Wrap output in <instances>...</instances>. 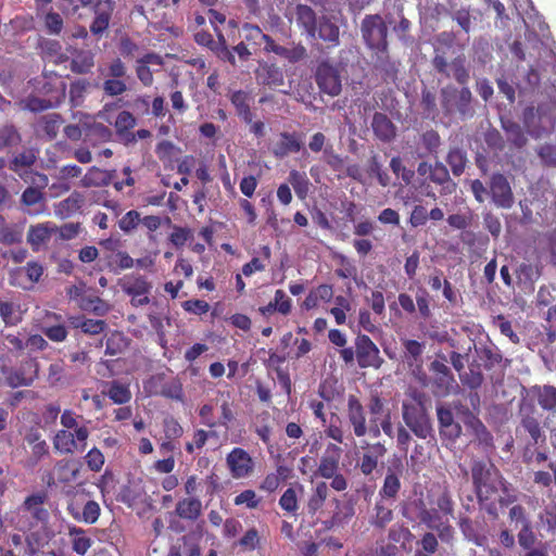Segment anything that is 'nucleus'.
<instances>
[{
  "instance_id": "f257e3e1",
  "label": "nucleus",
  "mask_w": 556,
  "mask_h": 556,
  "mask_svg": "<svg viewBox=\"0 0 556 556\" xmlns=\"http://www.w3.org/2000/svg\"><path fill=\"white\" fill-rule=\"evenodd\" d=\"M471 479L480 505L493 519L498 518L494 497L500 491L504 493L508 491L507 482L500 469L491 462L473 460L471 464Z\"/></svg>"
},
{
  "instance_id": "864d4df0",
  "label": "nucleus",
  "mask_w": 556,
  "mask_h": 556,
  "mask_svg": "<svg viewBox=\"0 0 556 556\" xmlns=\"http://www.w3.org/2000/svg\"><path fill=\"white\" fill-rule=\"evenodd\" d=\"M257 422L254 427V432L262 440L263 443L267 444L270 441L271 437V426H270V415L267 412L262 413L257 417Z\"/></svg>"
},
{
  "instance_id": "09e8293b",
  "label": "nucleus",
  "mask_w": 556,
  "mask_h": 556,
  "mask_svg": "<svg viewBox=\"0 0 556 556\" xmlns=\"http://www.w3.org/2000/svg\"><path fill=\"white\" fill-rule=\"evenodd\" d=\"M63 118L58 113H51L43 115L39 121V126L45 135L48 136L49 139L56 138L60 127L63 124Z\"/></svg>"
},
{
  "instance_id": "7ed1b4c3",
  "label": "nucleus",
  "mask_w": 556,
  "mask_h": 556,
  "mask_svg": "<svg viewBox=\"0 0 556 556\" xmlns=\"http://www.w3.org/2000/svg\"><path fill=\"white\" fill-rule=\"evenodd\" d=\"M440 102L447 117L458 116L464 121L473 116V96L467 86L446 85L440 90Z\"/></svg>"
},
{
  "instance_id": "412c9836",
  "label": "nucleus",
  "mask_w": 556,
  "mask_h": 556,
  "mask_svg": "<svg viewBox=\"0 0 556 556\" xmlns=\"http://www.w3.org/2000/svg\"><path fill=\"white\" fill-rule=\"evenodd\" d=\"M302 147L299 134L282 131L279 134V141L273 148V154L278 159H283L291 153L300 152Z\"/></svg>"
},
{
  "instance_id": "6e6d98bb",
  "label": "nucleus",
  "mask_w": 556,
  "mask_h": 556,
  "mask_svg": "<svg viewBox=\"0 0 556 556\" xmlns=\"http://www.w3.org/2000/svg\"><path fill=\"white\" fill-rule=\"evenodd\" d=\"M279 506L282 510L295 516L299 509L296 492L293 488H288L279 498Z\"/></svg>"
},
{
  "instance_id": "1a4fd4ad",
  "label": "nucleus",
  "mask_w": 556,
  "mask_h": 556,
  "mask_svg": "<svg viewBox=\"0 0 556 556\" xmlns=\"http://www.w3.org/2000/svg\"><path fill=\"white\" fill-rule=\"evenodd\" d=\"M432 66L437 73L446 78L453 77L460 86H467L470 80V72L465 55L454 58L448 64L443 54L435 53L432 59Z\"/></svg>"
},
{
  "instance_id": "4d7b16f0",
  "label": "nucleus",
  "mask_w": 556,
  "mask_h": 556,
  "mask_svg": "<svg viewBox=\"0 0 556 556\" xmlns=\"http://www.w3.org/2000/svg\"><path fill=\"white\" fill-rule=\"evenodd\" d=\"M216 433L214 431H206L204 429H197L193 432L192 442L186 443V452L188 454H192L195 450H201L207 442L210 437H215Z\"/></svg>"
},
{
  "instance_id": "39448f33",
  "label": "nucleus",
  "mask_w": 556,
  "mask_h": 556,
  "mask_svg": "<svg viewBox=\"0 0 556 556\" xmlns=\"http://www.w3.org/2000/svg\"><path fill=\"white\" fill-rule=\"evenodd\" d=\"M520 404L522 412H535L538 405L544 412L556 413V387L535 384L525 389Z\"/></svg>"
},
{
  "instance_id": "e433bc0d",
  "label": "nucleus",
  "mask_w": 556,
  "mask_h": 556,
  "mask_svg": "<svg viewBox=\"0 0 556 556\" xmlns=\"http://www.w3.org/2000/svg\"><path fill=\"white\" fill-rule=\"evenodd\" d=\"M23 241V227L17 224H7L0 215V243L4 245L18 244Z\"/></svg>"
},
{
  "instance_id": "79ce46f5",
  "label": "nucleus",
  "mask_w": 556,
  "mask_h": 556,
  "mask_svg": "<svg viewBox=\"0 0 556 556\" xmlns=\"http://www.w3.org/2000/svg\"><path fill=\"white\" fill-rule=\"evenodd\" d=\"M480 359L483 362V367L485 370H492L495 367H501L502 370L505 366H502L503 355L497 348L483 346L478 351ZM503 376V371L501 372Z\"/></svg>"
},
{
  "instance_id": "c756f323",
  "label": "nucleus",
  "mask_w": 556,
  "mask_h": 556,
  "mask_svg": "<svg viewBox=\"0 0 556 556\" xmlns=\"http://www.w3.org/2000/svg\"><path fill=\"white\" fill-rule=\"evenodd\" d=\"M106 389L102 391L114 404L124 405L130 402L131 391L128 384L122 383L118 380H113L105 383Z\"/></svg>"
},
{
  "instance_id": "8fccbe9b",
  "label": "nucleus",
  "mask_w": 556,
  "mask_h": 556,
  "mask_svg": "<svg viewBox=\"0 0 556 556\" xmlns=\"http://www.w3.org/2000/svg\"><path fill=\"white\" fill-rule=\"evenodd\" d=\"M22 141L15 126L7 124L0 127V151L17 147Z\"/></svg>"
},
{
  "instance_id": "c9c22d12",
  "label": "nucleus",
  "mask_w": 556,
  "mask_h": 556,
  "mask_svg": "<svg viewBox=\"0 0 556 556\" xmlns=\"http://www.w3.org/2000/svg\"><path fill=\"white\" fill-rule=\"evenodd\" d=\"M328 495V484L325 481L317 482L307 500V513L314 516L318 510H320L325 505Z\"/></svg>"
},
{
  "instance_id": "9b49d317",
  "label": "nucleus",
  "mask_w": 556,
  "mask_h": 556,
  "mask_svg": "<svg viewBox=\"0 0 556 556\" xmlns=\"http://www.w3.org/2000/svg\"><path fill=\"white\" fill-rule=\"evenodd\" d=\"M315 81L319 90L330 97L340 94L342 90L340 72L328 60L318 63L315 71Z\"/></svg>"
},
{
  "instance_id": "f704fd0d",
  "label": "nucleus",
  "mask_w": 556,
  "mask_h": 556,
  "mask_svg": "<svg viewBox=\"0 0 556 556\" xmlns=\"http://www.w3.org/2000/svg\"><path fill=\"white\" fill-rule=\"evenodd\" d=\"M39 47L42 58L54 64H62L68 60V56L63 53L62 46L58 40L43 39L40 41Z\"/></svg>"
},
{
  "instance_id": "9d476101",
  "label": "nucleus",
  "mask_w": 556,
  "mask_h": 556,
  "mask_svg": "<svg viewBox=\"0 0 556 556\" xmlns=\"http://www.w3.org/2000/svg\"><path fill=\"white\" fill-rule=\"evenodd\" d=\"M31 85L37 93L53 100L54 105H59L65 98L66 85L55 72L43 71L40 77L31 80Z\"/></svg>"
},
{
  "instance_id": "4c0bfd02",
  "label": "nucleus",
  "mask_w": 556,
  "mask_h": 556,
  "mask_svg": "<svg viewBox=\"0 0 556 556\" xmlns=\"http://www.w3.org/2000/svg\"><path fill=\"white\" fill-rule=\"evenodd\" d=\"M68 535L72 542V549L77 555L84 556L92 545V540L83 528L76 526L68 527Z\"/></svg>"
},
{
  "instance_id": "37998d69",
  "label": "nucleus",
  "mask_w": 556,
  "mask_h": 556,
  "mask_svg": "<svg viewBox=\"0 0 556 556\" xmlns=\"http://www.w3.org/2000/svg\"><path fill=\"white\" fill-rule=\"evenodd\" d=\"M52 232L53 229L50 228L48 224L31 226L28 232V242L34 250H38L41 244L50 240Z\"/></svg>"
},
{
  "instance_id": "f8f14e48",
  "label": "nucleus",
  "mask_w": 556,
  "mask_h": 556,
  "mask_svg": "<svg viewBox=\"0 0 556 556\" xmlns=\"http://www.w3.org/2000/svg\"><path fill=\"white\" fill-rule=\"evenodd\" d=\"M226 466L230 476L236 479H244L253 475L255 460L248 451L242 447H233L226 455Z\"/></svg>"
},
{
  "instance_id": "20e7f679",
  "label": "nucleus",
  "mask_w": 556,
  "mask_h": 556,
  "mask_svg": "<svg viewBox=\"0 0 556 556\" xmlns=\"http://www.w3.org/2000/svg\"><path fill=\"white\" fill-rule=\"evenodd\" d=\"M48 500L46 492H37L28 495L20 507V511L25 514L18 521L20 530H30L38 523L47 522L49 519V511L45 508V503Z\"/></svg>"
},
{
  "instance_id": "c03bdc74",
  "label": "nucleus",
  "mask_w": 556,
  "mask_h": 556,
  "mask_svg": "<svg viewBox=\"0 0 556 556\" xmlns=\"http://www.w3.org/2000/svg\"><path fill=\"white\" fill-rule=\"evenodd\" d=\"M128 339L121 331H112L105 341V354L116 356L128 348Z\"/></svg>"
},
{
  "instance_id": "f3484780",
  "label": "nucleus",
  "mask_w": 556,
  "mask_h": 556,
  "mask_svg": "<svg viewBox=\"0 0 556 556\" xmlns=\"http://www.w3.org/2000/svg\"><path fill=\"white\" fill-rule=\"evenodd\" d=\"M346 416L354 435L357 438L365 437L367 434L365 409L358 397L353 394L348 397Z\"/></svg>"
},
{
  "instance_id": "5fc2aeb1",
  "label": "nucleus",
  "mask_w": 556,
  "mask_h": 556,
  "mask_svg": "<svg viewBox=\"0 0 556 556\" xmlns=\"http://www.w3.org/2000/svg\"><path fill=\"white\" fill-rule=\"evenodd\" d=\"M100 511V505L96 501H88L83 508L81 516H79L78 514H72V516L76 520H83L88 525H93L99 519Z\"/></svg>"
},
{
  "instance_id": "423d86ee",
  "label": "nucleus",
  "mask_w": 556,
  "mask_h": 556,
  "mask_svg": "<svg viewBox=\"0 0 556 556\" xmlns=\"http://www.w3.org/2000/svg\"><path fill=\"white\" fill-rule=\"evenodd\" d=\"M361 30L366 46L372 52L388 49V26L379 14L366 15Z\"/></svg>"
},
{
  "instance_id": "4be33fe9",
  "label": "nucleus",
  "mask_w": 556,
  "mask_h": 556,
  "mask_svg": "<svg viewBox=\"0 0 556 556\" xmlns=\"http://www.w3.org/2000/svg\"><path fill=\"white\" fill-rule=\"evenodd\" d=\"M371 128L375 136L382 142H391L396 136V127L392 121L381 112L372 116Z\"/></svg>"
},
{
  "instance_id": "69168bd1",
  "label": "nucleus",
  "mask_w": 556,
  "mask_h": 556,
  "mask_svg": "<svg viewBox=\"0 0 556 556\" xmlns=\"http://www.w3.org/2000/svg\"><path fill=\"white\" fill-rule=\"evenodd\" d=\"M90 83L87 79H77L70 86V99L73 105H79L89 88Z\"/></svg>"
},
{
  "instance_id": "cd10ccee",
  "label": "nucleus",
  "mask_w": 556,
  "mask_h": 556,
  "mask_svg": "<svg viewBox=\"0 0 556 556\" xmlns=\"http://www.w3.org/2000/svg\"><path fill=\"white\" fill-rule=\"evenodd\" d=\"M175 513L184 520L195 521L202 514V503L194 496L184 497L177 502Z\"/></svg>"
},
{
  "instance_id": "aec40b11",
  "label": "nucleus",
  "mask_w": 556,
  "mask_h": 556,
  "mask_svg": "<svg viewBox=\"0 0 556 556\" xmlns=\"http://www.w3.org/2000/svg\"><path fill=\"white\" fill-rule=\"evenodd\" d=\"M422 525L429 529L435 530L442 540H448L453 535V528L448 523V518H445L437 507L424 511Z\"/></svg>"
},
{
  "instance_id": "3c124183",
  "label": "nucleus",
  "mask_w": 556,
  "mask_h": 556,
  "mask_svg": "<svg viewBox=\"0 0 556 556\" xmlns=\"http://www.w3.org/2000/svg\"><path fill=\"white\" fill-rule=\"evenodd\" d=\"M446 162L450 165L454 176H460L466 167V153L459 148H453L448 151Z\"/></svg>"
},
{
  "instance_id": "603ef678",
  "label": "nucleus",
  "mask_w": 556,
  "mask_h": 556,
  "mask_svg": "<svg viewBox=\"0 0 556 556\" xmlns=\"http://www.w3.org/2000/svg\"><path fill=\"white\" fill-rule=\"evenodd\" d=\"M215 33L217 35L218 41L214 47H212V50L215 52L218 59H220L222 61L229 62L232 66H236L235 54L232 50L228 48L225 36L216 27Z\"/></svg>"
},
{
  "instance_id": "2f4dec72",
  "label": "nucleus",
  "mask_w": 556,
  "mask_h": 556,
  "mask_svg": "<svg viewBox=\"0 0 556 556\" xmlns=\"http://www.w3.org/2000/svg\"><path fill=\"white\" fill-rule=\"evenodd\" d=\"M519 413L521 416V426L531 437L532 444L535 445L540 442H544L545 435L542 432L538 417L534 416L535 412H533V410L522 412L521 406H520Z\"/></svg>"
},
{
  "instance_id": "a211bd4d",
  "label": "nucleus",
  "mask_w": 556,
  "mask_h": 556,
  "mask_svg": "<svg viewBox=\"0 0 556 556\" xmlns=\"http://www.w3.org/2000/svg\"><path fill=\"white\" fill-rule=\"evenodd\" d=\"M394 504L395 501L377 496L369 517V523L375 529L384 530L394 518Z\"/></svg>"
},
{
  "instance_id": "7c9ffc66",
  "label": "nucleus",
  "mask_w": 556,
  "mask_h": 556,
  "mask_svg": "<svg viewBox=\"0 0 556 556\" xmlns=\"http://www.w3.org/2000/svg\"><path fill=\"white\" fill-rule=\"evenodd\" d=\"M27 365L29 369H33V372L27 374L23 368H18L8 374L7 383L11 388L29 387L33 384L34 380L37 378L38 364L30 362L27 363Z\"/></svg>"
},
{
  "instance_id": "680f3d73",
  "label": "nucleus",
  "mask_w": 556,
  "mask_h": 556,
  "mask_svg": "<svg viewBox=\"0 0 556 556\" xmlns=\"http://www.w3.org/2000/svg\"><path fill=\"white\" fill-rule=\"evenodd\" d=\"M459 378L462 383L471 390L480 388L484 381V377L478 367H470L467 372L459 375Z\"/></svg>"
},
{
  "instance_id": "bb28decb",
  "label": "nucleus",
  "mask_w": 556,
  "mask_h": 556,
  "mask_svg": "<svg viewBox=\"0 0 556 556\" xmlns=\"http://www.w3.org/2000/svg\"><path fill=\"white\" fill-rule=\"evenodd\" d=\"M116 170L101 169L97 166L90 167L80 180L84 188L106 187L115 178Z\"/></svg>"
},
{
  "instance_id": "5701e85b",
  "label": "nucleus",
  "mask_w": 556,
  "mask_h": 556,
  "mask_svg": "<svg viewBox=\"0 0 556 556\" xmlns=\"http://www.w3.org/2000/svg\"><path fill=\"white\" fill-rule=\"evenodd\" d=\"M291 311L292 301L281 289L275 291L273 301H270L267 305L261 306L258 308L260 314L264 317H269L275 312H278L279 314L287 316L291 313Z\"/></svg>"
},
{
  "instance_id": "ddd939ff",
  "label": "nucleus",
  "mask_w": 556,
  "mask_h": 556,
  "mask_svg": "<svg viewBox=\"0 0 556 556\" xmlns=\"http://www.w3.org/2000/svg\"><path fill=\"white\" fill-rule=\"evenodd\" d=\"M355 353L361 368L379 369L384 362L378 346L367 334H358L355 338Z\"/></svg>"
},
{
  "instance_id": "f03ea898",
  "label": "nucleus",
  "mask_w": 556,
  "mask_h": 556,
  "mask_svg": "<svg viewBox=\"0 0 556 556\" xmlns=\"http://www.w3.org/2000/svg\"><path fill=\"white\" fill-rule=\"evenodd\" d=\"M410 401L402 404V417L409 430L419 439L433 438L431 418L426 408V394L419 391L409 393Z\"/></svg>"
},
{
  "instance_id": "2eb2a0df",
  "label": "nucleus",
  "mask_w": 556,
  "mask_h": 556,
  "mask_svg": "<svg viewBox=\"0 0 556 556\" xmlns=\"http://www.w3.org/2000/svg\"><path fill=\"white\" fill-rule=\"evenodd\" d=\"M94 17L90 24V33L96 37H102L109 26L114 11L113 0H97L91 4Z\"/></svg>"
},
{
  "instance_id": "c85d7f7f",
  "label": "nucleus",
  "mask_w": 556,
  "mask_h": 556,
  "mask_svg": "<svg viewBox=\"0 0 556 556\" xmlns=\"http://www.w3.org/2000/svg\"><path fill=\"white\" fill-rule=\"evenodd\" d=\"M83 204L84 195L78 191H74L66 199L55 204L54 213L58 217L65 219L76 214Z\"/></svg>"
},
{
  "instance_id": "4468645a",
  "label": "nucleus",
  "mask_w": 556,
  "mask_h": 556,
  "mask_svg": "<svg viewBox=\"0 0 556 556\" xmlns=\"http://www.w3.org/2000/svg\"><path fill=\"white\" fill-rule=\"evenodd\" d=\"M403 472L404 466L402 460L399 458L394 459L387 468L382 485L378 492V496L396 502L399 493L402 489L401 478Z\"/></svg>"
},
{
  "instance_id": "58836bf2",
  "label": "nucleus",
  "mask_w": 556,
  "mask_h": 556,
  "mask_svg": "<svg viewBox=\"0 0 556 556\" xmlns=\"http://www.w3.org/2000/svg\"><path fill=\"white\" fill-rule=\"evenodd\" d=\"M319 39L327 42L329 46L334 47L339 45V27L330 21L327 16L319 18L317 24V31Z\"/></svg>"
},
{
  "instance_id": "393cba45",
  "label": "nucleus",
  "mask_w": 556,
  "mask_h": 556,
  "mask_svg": "<svg viewBox=\"0 0 556 556\" xmlns=\"http://www.w3.org/2000/svg\"><path fill=\"white\" fill-rule=\"evenodd\" d=\"M295 20L298 26L303 28L308 37H316L318 21L315 11L309 5L298 4L295 8Z\"/></svg>"
},
{
  "instance_id": "b1692460",
  "label": "nucleus",
  "mask_w": 556,
  "mask_h": 556,
  "mask_svg": "<svg viewBox=\"0 0 556 556\" xmlns=\"http://www.w3.org/2000/svg\"><path fill=\"white\" fill-rule=\"evenodd\" d=\"M263 43H265L264 50L266 52H273L290 62H296L303 59L306 53L305 48L302 46L290 49L276 43L275 40L268 35H265Z\"/></svg>"
},
{
  "instance_id": "6ab92c4d",
  "label": "nucleus",
  "mask_w": 556,
  "mask_h": 556,
  "mask_svg": "<svg viewBox=\"0 0 556 556\" xmlns=\"http://www.w3.org/2000/svg\"><path fill=\"white\" fill-rule=\"evenodd\" d=\"M341 454L342 448L340 446L334 443H329L326 447L325 454L319 460L315 475L324 479H330L338 473Z\"/></svg>"
},
{
  "instance_id": "49530a36",
  "label": "nucleus",
  "mask_w": 556,
  "mask_h": 556,
  "mask_svg": "<svg viewBox=\"0 0 556 556\" xmlns=\"http://www.w3.org/2000/svg\"><path fill=\"white\" fill-rule=\"evenodd\" d=\"M262 257H253L250 262L242 266V274L247 277L253 275L256 271H264L266 268V262H269L271 256V250L268 245L261 248Z\"/></svg>"
},
{
  "instance_id": "a19ab883",
  "label": "nucleus",
  "mask_w": 556,
  "mask_h": 556,
  "mask_svg": "<svg viewBox=\"0 0 556 556\" xmlns=\"http://www.w3.org/2000/svg\"><path fill=\"white\" fill-rule=\"evenodd\" d=\"M230 102L235 106L238 116L245 124H251L253 113L250 108L248 93L242 90H237L230 96Z\"/></svg>"
},
{
  "instance_id": "a18cd8bd",
  "label": "nucleus",
  "mask_w": 556,
  "mask_h": 556,
  "mask_svg": "<svg viewBox=\"0 0 556 556\" xmlns=\"http://www.w3.org/2000/svg\"><path fill=\"white\" fill-rule=\"evenodd\" d=\"M289 184L293 187L295 194L301 199H305L309 192V179L304 172L292 169L288 176Z\"/></svg>"
},
{
  "instance_id": "a878e982",
  "label": "nucleus",
  "mask_w": 556,
  "mask_h": 556,
  "mask_svg": "<svg viewBox=\"0 0 556 556\" xmlns=\"http://www.w3.org/2000/svg\"><path fill=\"white\" fill-rule=\"evenodd\" d=\"M371 450L372 452L364 453L357 463L359 471L366 477L372 475L378 467L379 457L387 453L384 444L380 442L374 443Z\"/></svg>"
},
{
  "instance_id": "473e14b6",
  "label": "nucleus",
  "mask_w": 556,
  "mask_h": 556,
  "mask_svg": "<svg viewBox=\"0 0 556 556\" xmlns=\"http://www.w3.org/2000/svg\"><path fill=\"white\" fill-rule=\"evenodd\" d=\"M94 66V54L90 50L76 49L71 60V71L75 74H88Z\"/></svg>"
},
{
  "instance_id": "bf43d9fd",
  "label": "nucleus",
  "mask_w": 556,
  "mask_h": 556,
  "mask_svg": "<svg viewBox=\"0 0 556 556\" xmlns=\"http://www.w3.org/2000/svg\"><path fill=\"white\" fill-rule=\"evenodd\" d=\"M137 124L136 117L128 111H122L117 114L114 126L118 135H125Z\"/></svg>"
},
{
  "instance_id": "ea45409f",
  "label": "nucleus",
  "mask_w": 556,
  "mask_h": 556,
  "mask_svg": "<svg viewBox=\"0 0 556 556\" xmlns=\"http://www.w3.org/2000/svg\"><path fill=\"white\" fill-rule=\"evenodd\" d=\"M374 66L383 74L384 79H394L396 77L397 67L395 63L391 61L388 49L374 52Z\"/></svg>"
},
{
  "instance_id": "338daca9",
  "label": "nucleus",
  "mask_w": 556,
  "mask_h": 556,
  "mask_svg": "<svg viewBox=\"0 0 556 556\" xmlns=\"http://www.w3.org/2000/svg\"><path fill=\"white\" fill-rule=\"evenodd\" d=\"M548 469L553 472V476L548 471L538 470L533 473V482L540 486L548 488L553 483L556 484V462H551L547 465Z\"/></svg>"
},
{
  "instance_id": "dca6fc26",
  "label": "nucleus",
  "mask_w": 556,
  "mask_h": 556,
  "mask_svg": "<svg viewBox=\"0 0 556 556\" xmlns=\"http://www.w3.org/2000/svg\"><path fill=\"white\" fill-rule=\"evenodd\" d=\"M490 193L497 207L510 208L514 195L507 178L503 174H493L490 180Z\"/></svg>"
},
{
  "instance_id": "0e129e2a",
  "label": "nucleus",
  "mask_w": 556,
  "mask_h": 556,
  "mask_svg": "<svg viewBox=\"0 0 556 556\" xmlns=\"http://www.w3.org/2000/svg\"><path fill=\"white\" fill-rule=\"evenodd\" d=\"M43 202L45 193L38 188H34L33 186L27 187L21 195V203L27 207L42 204Z\"/></svg>"
},
{
  "instance_id": "72a5a7b5",
  "label": "nucleus",
  "mask_w": 556,
  "mask_h": 556,
  "mask_svg": "<svg viewBox=\"0 0 556 556\" xmlns=\"http://www.w3.org/2000/svg\"><path fill=\"white\" fill-rule=\"evenodd\" d=\"M21 304L0 299V317L7 326H16L23 320Z\"/></svg>"
},
{
  "instance_id": "052dcab7",
  "label": "nucleus",
  "mask_w": 556,
  "mask_h": 556,
  "mask_svg": "<svg viewBox=\"0 0 556 556\" xmlns=\"http://www.w3.org/2000/svg\"><path fill=\"white\" fill-rule=\"evenodd\" d=\"M413 536L410 530L401 523L393 525L388 532V539L394 544H405Z\"/></svg>"
},
{
  "instance_id": "de8ad7c7",
  "label": "nucleus",
  "mask_w": 556,
  "mask_h": 556,
  "mask_svg": "<svg viewBox=\"0 0 556 556\" xmlns=\"http://www.w3.org/2000/svg\"><path fill=\"white\" fill-rule=\"evenodd\" d=\"M72 325L75 328L81 329V331L87 334H99L106 328V323L103 319H91L85 317L73 318Z\"/></svg>"
},
{
  "instance_id": "774afa93",
  "label": "nucleus",
  "mask_w": 556,
  "mask_h": 556,
  "mask_svg": "<svg viewBox=\"0 0 556 556\" xmlns=\"http://www.w3.org/2000/svg\"><path fill=\"white\" fill-rule=\"evenodd\" d=\"M84 458L89 470L93 472L101 471L105 463L104 455L98 447L90 448Z\"/></svg>"
},
{
  "instance_id": "6e6552de",
  "label": "nucleus",
  "mask_w": 556,
  "mask_h": 556,
  "mask_svg": "<svg viewBox=\"0 0 556 556\" xmlns=\"http://www.w3.org/2000/svg\"><path fill=\"white\" fill-rule=\"evenodd\" d=\"M89 435L90 431L88 428L58 430L52 439L53 447L62 455L81 453L87 447Z\"/></svg>"
},
{
  "instance_id": "0eeeda50",
  "label": "nucleus",
  "mask_w": 556,
  "mask_h": 556,
  "mask_svg": "<svg viewBox=\"0 0 556 556\" xmlns=\"http://www.w3.org/2000/svg\"><path fill=\"white\" fill-rule=\"evenodd\" d=\"M122 291L130 296V304L134 307H140L150 303V294L152 291V282L140 274L125 275L119 280Z\"/></svg>"
},
{
  "instance_id": "e2e57ef3",
  "label": "nucleus",
  "mask_w": 556,
  "mask_h": 556,
  "mask_svg": "<svg viewBox=\"0 0 556 556\" xmlns=\"http://www.w3.org/2000/svg\"><path fill=\"white\" fill-rule=\"evenodd\" d=\"M24 106L30 112L38 113L54 108L55 105L53 100H47V98H39L37 96H28L24 100Z\"/></svg>"
},
{
  "instance_id": "13d9d810",
  "label": "nucleus",
  "mask_w": 556,
  "mask_h": 556,
  "mask_svg": "<svg viewBox=\"0 0 556 556\" xmlns=\"http://www.w3.org/2000/svg\"><path fill=\"white\" fill-rule=\"evenodd\" d=\"M420 105L427 117L434 118L438 115L437 97L431 90L424 89L421 91Z\"/></svg>"
}]
</instances>
